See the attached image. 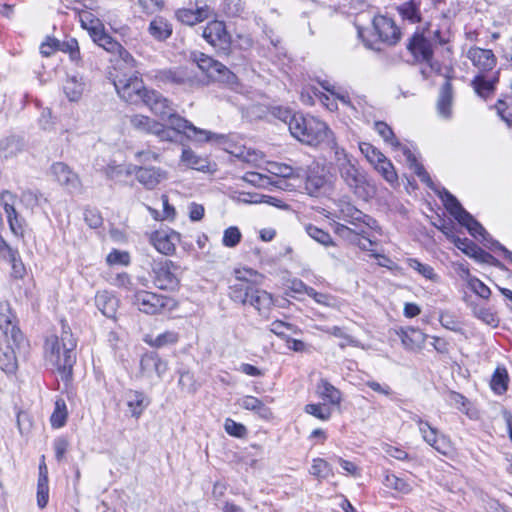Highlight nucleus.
<instances>
[{
  "label": "nucleus",
  "mask_w": 512,
  "mask_h": 512,
  "mask_svg": "<svg viewBox=\"0 0 512 512\" xmlns=\"http://www.w3.org/2000/svg\"><path fill=\"white\" fill-rule=\"evenodd\" d=\"M142 103L149 107L155 115L168 120V128L171 129L174 136L175 133L184 134L188 139L195 142H210L220 137L208 130L196 127L190 121L178 115L171 101L156 90L146 92Z\"/></svg>",
  "instance_id": "f257e3e1"
},
{
  "label": "nucleus",
  "mask_w": 512,
  "mask_h": 512,
  "mask_svg": "<svg viewBox=\"0 0 512 512\" xmlns=\"http://www.w3.org/2000/svg\"><path fill=\"white\" fill-rule=\"evenodd\" d=\"M447 211L458 221V223L467 228L469 233L476 239L480 240L483 246L492 252H502L504 256H512V253L494 240L485 228L466 211L457 198L448 190L442 189L438 192Z\"/></svg>",
  "instance_id": "f03ea898"
},
{
  "label": "nucleus",
  "mask_w": 512,
  "mask_h": 512,
  "mask_svg": "<svg viewBox=\"0 0 512 512\" xmlns=\"http://www.w3.org/2000/svg\"><path fill=\"white\" fill-rule=\"evenodd\" d=\"M60 344L57 336H53L45 342V352L47 358L53 362L59 372L62 381L68 385L73 380V367L76 363V354L74 352L76 342L72 335L63 332Z\"/></svg>",
  "instance_id": "7ed1b4c3"
},
{
  "label": "nucleus",
  "mask_w": 512,
  "mask_h": 512,
  "mask_svg": "<svg viewBox=\"0 0 512 512\" xmlns=\"http://www.w3.org/2000/svg\"><path fill=\"white\" fill-rule=\"evenodd\" d=\"M288 128L293 137L308 145H318L332 135L326 123L302 114H293L288 122Z\"/></svg>",
  "instance_id": "20e7f679"
},
{
  "label": "nucleus",
  "mask_w": 512,
  "mask_h": 512,
  "mask_svg": "<svg viewBox=\"0 0 512 512\" xmlns=\"http://www.w3.org/2000/svg\"><path fill=\"white\" fill-rule=\"evenodd\" d=\"M341 181L357 198L368 201L376 194V187L356 160L338 169Z\"/></svg>",
  "instance_id": "39448f33"
},
{
  "label": "nucleus",
  "mask_w": 512,
  "mask_h": 512,
  "mask_svg": "<svg viewBox=\"0 0 512 512\" xmlns=\"http://www.w3.org/2000/svg\"><path fill=\"white\" fill-rule=\"evenodd\" d=\"M116 73L113 75V85L118 96L130 104H140L144 100V95L149 91L137 71L123 72L121 64L115 67Z\"/></svg>",
  "instance_id": "423d86ee"
},
{
  "label": "nucleus",
  "mask_w": 512,
  "mask_h": 512,
  "mask_svg": "<svg viewBox=\"0 0 512 512\" xmlns=\"http://www.w3.org/2000/svg\"><path fill=\"white\" fill-rule=\"evenodd\" d=\"M374 128L387 144L391 145V147L394 150L400 151L403 154L410 169H412L415 172V174L420 178V180L432 188L433 182L427 171L417 161V158L412 153V151L407 146L401 144L397 140L391 127L388 126L385 122L377 121L374 124Z\"/></svg>",
  "instance_id": "0eeeda50"
},
{
  "label": "nucleus",
  "mask_w": 512,
  "mask_h": 512,
  "mask_svg": "<svg viewBox=\"0 0 512 512\" xmlns=\"http://www.w3.org/2000/svg\"><path fill=\"white\" fill-rule=\"evenodd\" d=\"M132 304L148 315L172 312L178 308V302L174 298L145 290L135 291Z\"/></svg>",
  "instance_id": "6e6552de"
},
{
  "label": "nucleus",
  "mask_w": 512,
  "mask_h": 512,
  "mask_svg": "<svg viewBox=\"0 0 512 512\" xmlns=\"http://www.w3.org/2000/svg\"><path fill=\"white\" fill-rule=\"evenodd\" d=\"M193 61L197 64L199 69L207 74L209 78L230 86L237 83L236 75L230 71L225 65L212 57L201 53L195 52L192 54Z\"/></svg>",
  "instance_id": "1a4fd4ad"
},
{
  "label": "nucleus",
  "mask_w": 512,
  "mask_h": 512,
  "mask_svg": "<svg viewBox=\"0 0 512 512\" xmlns=\"http://www.w3.org/2000/svg\"><path fill=\"white\" fill-rule=\"evenodd\" d=\"M154 284L161 290H175L180 284L182 269L169 259L161 261L153 267Z\"/></svg>",
  "instance_id": "9d476101"
},
{
  "label": "nucleus",
  "mask_w": 512,
  "mask_h": 512,
  "mask_svg": "<svg viewBox=\"0 0 512 512\" xmlns=\"http://www.w3.org/2000/svg\"><path fill=\"white\" fill-rule=\"evenodd\" d=\"M367 226L350 228L341 223H335L334 232L351 244L358 245L362 250L372 251L370 256H383L374 249L376 243L367 234Z\"/></svg>",
  "instance_id": "9b49d317"
},
{
  "label": "nucleus",
  "mask_w": 512,
  "mask_h": 512,
  "mask_svg": "<svg viewBox=\"0 0 512 512\" xmlns=\"http://www.w3.org/2000/svg\"><path fill=\"white\" fill-rule=\"evenodd\" d=\"M335 216L338 219L348 222L354 227L367 226L371 229H375L377 227L376 220L364 214L350 201L345 199H340L337 201Z\"/></svg>",
  "instance_id": "f8f14e48"
},
{
  "label": "nucleus",
  "mask_w": 512,
  "mask_h": 512,
  "mask_svg": "<svg viewBox=\"0 0 512 512\" xmlns=\"http://www.w3.org/2000/svg\"><path fill=\"white\" fill-rule=\"evenodd\" d=\"M129 124L137 131L157 136L160 141L172 142L175 140L171 129L148 116L141 114L132 115L129 118Z\"/></svg>",
  "instance_id": "ddd939ff"
},
{
  "label": "nucleus",
  "mask_w": 512,
  "mask_h": 512,
  "mask_svg": "<svg viewBox=\"0 0 512 512\" xmlns=\"http://www.w3.org/2000/svg\"><path fill=\"white\" fill-rule=\"evenodd\" d=\"M203 38L215 49L224 55L231 51V36L226 30L224 22L214 20L203 29Z\"/></svg>",
  "instance_id": "4468645a"
},
{
  "label": "nucleus",
  "mask_w": 512,
  "mask_h": 512,
  "mask_svg": "<svg viewBox=\"0 0 512 512\" xmlns=\"http://www.w3.org/2000/svg\"><path fill=\"white\" fill-rule=\"evenodd\" d=\"M51 173L55 180L70 194H81L83 184L79 175L67 164L55 162L51 166Z\"/></svg>",
  "instance_id": "2eb2a0df"
},
{
  "label": "nucleus",
  "mask_w": 512,
  "mask_h": 512,
  "mask_svg": "<svg viewBox=\"0 0 512 512\" xmlns=\"http://www.w3.org/2000/svg\"><path fill=\"white\" fill-rule=\"evenodd\" d=\"M16 200L17 196L7 190L3 191L0 195V202L6 214L11 232L16 236H22L25 230L26 221L15 208Z\"/></svg>",
  "instance_id": "dca6fc26"
},
{
  "label": "nucleus",
  "mask_w": 512,
  "mask_h": 512,
  "mask_svg": "<svg viewBox=\"0 0 512 512\" xmlns=\"http://www.w3.org/2000/svg\"><path fill=\"white\" fill-rule=\"evenodd\" d=\"M9 315L0 314V330L19 351H26L29 347L28 341L16 324V316L8 309Z\"/></svg>",
  "instance_id": "f3484780"
},
{
  "label": "nucleus",
  "mask_w": 512,
  "mask_h": 512,
  "mask_svg": "<svg viewBox=\"0 0 512 512\" xmlns=\"http://www.w3.org/2000/svg\"><path fill=\"white\" fill-rule=\"evenodd\" d=\"M465 56L478 70V74H485L492 71L497 64V58L490 49L472 46L465 52Z\"/></svg>",
  "instance_id": "a211bd4d"
},
{
  "label": "nucleus",
  "mask_w": 512,
  "mask_h": 512,
  "mask_svg": "<svg viewBox=\"0 0 512 512\" xmlns=\"http://www.w3.org/2000/svg\"><path fill=\"white\" fill-rule=\"evenodd\" d=\"M372 24L373 29L381 42L388 45H394L400 39V30L391 18L378 15L373 18Z\"/></svg>",
  "instance_id": "6ab92c4d"
},
{
  "label": "nucleus",
  "mask_w": 512,
  "mask_h": 512,
  "mask_svg": "<svg viewBox=\"0 0 512 512\" xmlns=\"http://www.w3.org/2000/svg\"><path fill=\"white\" fill-rule=\"evenodd\" d=\"M434 48L420 31H416L407 44V49L417 62L429 63L433 58Z\"/></svg>",
  "instance_id": "aec40b11"
},
{
  "label": "nucleus",
  "mask_w": 512,
  "mask_h": 512,
  "mask_svg": "<svg viewBox=\"0 0 512 512\" xmlns=\"http://www.w3.org/2000/svg\"><path fill=\"white\" fill-rule=\"evenodd\" d=\"M153 78L159 85H186L192 82V76L185 67L157 70Z\"/></svg>",
  "instance_id": "412c9836"
},
{
  "label": "nucleus",
  "mask_w": 512,
  "mask_h": 512,
  "mask_svg": "<svg viewBox=\"0 0 512 512\" xmlns=\"http://www.w3.org/2000/svg\"><path fill=\"white\" fill-rule=\"evenodd\" d=\"M124 398L130 416L136 420L140 419L151 404L148 395L141 390L127 389L124 391Z\"/></svg>",
  "instance_id": "4be33fe9"
},
{
  "label": "nucleus",
  "mask_w": 512,
  "mask_h": 512,
  "mask_svg": "<svg viewBox=\"0 0 512 512\" xmlns=\"http://www.w3.org/2000/svg\"><path fill=\"white\" fill-rule=\"evenodd\" d=\"M180 241V235L172 230H158L151 236V243L155 249L168 256L174 253L176 244Z\"/></svg>",
  "instance_id": "5701e85b"
},
{
  "label": "nucleus",
  "mask_w": 512,
  "mask_h": 512,
  "mask_svg": "<svg viewBox=\"0 0 512 512\" xmlns=\"http://www.w3.org/2000/svg\"><path fill=\"white\" fill-rule=\"evenodd\" d=\"M168 173L161 167L142 165L137 181L146 189L152 190L167 180Z\"/></svg>",
  "instance_id": "b1692460"
},
{
  "label": "nucleus",
  "mask_w": 512,
  "mask_h": 512,
  "mask_svg": "<svg viewBox=\"0 0 512 512\" xmlns=\"http://www.w3.org/2000/svg\"><path fill=\"white\" fill-rule=\"evenodd\" d=\"M167 370V361L162 359L156 351H148L141 356L140 371L142 374L155 372L158 377H162Z\"/></svg>",
  "instance_id": "393cba45"
},
{
  "label": "nucleus",
  "mask_w": 512,
  "mask_h": 512,
  "mask_svg": "<svg viewBox=\"0 0 512 512\" xmlns=\"http://www.w3.org/2000/svg\"><path fill=\"white\" fill-rule=\"evenodd\" d=\"M120 300L113 291H98L95 295V305L107 318L115 319Z\"/></svg>",
  "instance_id": "a878e982"
},
{
  "label": "nucleus",
  "mask_w": 512,
  "mask_h": 512,
  "mask_svg": "<svg viewBox=\"0 0 512 512\" xmlns=\"http://www.w3.org/2000/svg\"><path fill=\"white\" fill-rule=\"evenodd\" d=\"M403 347L408 351H416L422 348L428 337L420 329L414 327H401L396 331Z\"/></svg>",
  "instance_id": "bb28decb"
},
{
  "label": "nucleus",
  "mask_w": 512,
  "mask_h": 512,
  "mask_svg": "<svg viewBox=\"0 0 512 512\" xmlns=\"http://www.w3.org/2000/svg\"><path fill=\"white\" fill-rule=\"evenodd\" d=\"M235 274L238 282L229 287V295L233 301L245 305L249 301L254 284L245 276H242L240 270H235Z\"/></svg>",
  "instance_id": "cd10ccee"
},
{
  "label": "nucleus",
  "mask_w": 512,
  "mask_h": 512,
  "mask_svg": "<svg viewBox=\"0 0 512 512\" xmlns=\"http://www.w3.org/2000/svg\"><path fill=\"white\" fill-rule=\"evenodd\" d=\"M212 15V9L209 5L204 4L202 6L196 7L195 10L192 9H179L176 12L177 19L183 24L193 26L199 22H202L208 19Z\"/></svg>",
  "instance_id": "c85d7f7f"
},
{
  "label": "nucleus",
  "mask_w": 512,
  "mask_h": 512,
  "mask_svg": "<svg viewBox=\"0 0 512 512\" xmlns=\"http://www.w3.org/2000/svg\"><path fill=\"white\" fill-rule=\"evenodd\" d=\"M497 82L496 75L488 77L486 74H477L471 81V86L479 97L487 99L494 93Z\"/></svg>",
  "instance_id": "c756f323"
},
{
  "label": "nucleus",
  "mask_w": 512,
  "mask_h": 512,
  "mask_svg": "<svg viewBox=\"0 0 512 512\" xmlns=\"http://www.w3.org/2000/svg\"><path fill=\"white\" fill-rule=\"evenodd\" d=\"M20 352L12 342L1 350L0 354V369L7 375H15L18 370V362L16 352Z\"/></svg>",
  "instance_id": "7c9ffc66"
},
{
  "label": "nucleus",
  "mask_w": 512,
  "mask_h": 512,
  "mask_svg": "<svg viewBox=\"0 0 512 512\" xmlns=\"http://www.w3.org/2000/svg\"><path fill=\"white\" fill-rule=\"evenodd\" d=\"M240 406L245 410L254 412L259 418L263 420H270L273 418L272 410L266 406L262 400L255 396H244L241 399Z\"/></svg>",
  "instance_id": "2f4dec72"
},
{
  "label": "nucleus",
  "mask_w": 512,
  "mask_h": 512,
  "mask_svg": "<svg viewBox=\"0 0 512 512\" xmlns=\"http://www.w3.org/2000/svg\"><path fill=\"white\" fill-rule=\"evenodd\" d=\"M453 91L452 84L446 80L442 85L437 101V110L441 117L449 119L452 115Z\"/></svg>",
  "instance_id": "473e14b6"
},
{
  "label": "nucleus",
  "mask_w": 512,
  "mask_h": 512,
  "mask_svg": "<svg viewBox=\"0 0 512 512\" xmlns=\"http://www.w3.org/2000/svg\"><path fill=\"white\" fill-rule=\"evenodd\" d=\"M181 163L190 169L201 172L209 171L210 163L206 157L197 155L191 148H183L181 154Z\"/></svg>",
  "instance_id": "72a5a7b5"
},
{
  "label": "nucleus",
  "mask_w": 512,
  "mask_h": 512,
  "mask_svg": "<svg viewBox=\"0 0 512 512\" xmlns=\"http://www.w3.org/2000/svg\"><path fill=\"white\" fill-rule=\"evenodd\" d=\"M85 89V83L82 78L77 76H69L64 85L63 91L67 99L71 102H77L81 99Z\"/></svg>",
  "instance_id": "f704fd0d"
},
{
  "label": "nucleus",
  "mask_w": 512,
  "mask_h": 512,
  "mask_svg": "<svg viewBox=\"0 0 512 512\" xmlns=\"http://www.w3.org/2000/svg\"><path fill=\"white\" fill-rule=\"evenodd\" d=\"M317 392L320 397L332 405H339L342 400V393L328 380L321 379L317 384Z\"/></svg>",
  "instance_id": "c9c22d12"
},
{
  "label": "nucleus",
  "mask_w": 512,
  "mask_h": 512,
  "mask_svg": "<svg viewBox=\"0 0 512 512\" xmlns=\"http://www.w3.org/2000/svg\"><path fill=\"white\" fill-rule=\"evenodd\" d=\"M269 172L282 177L291 178L295 180H302L305 175V170L302 168H293L285 163L272 162L269 164Z\"/></svg>",
  "instance_id": "e433bc0d"
},
{
  "label": "nucleus",
  "mask_w": 512,
  "mask_h": 512,
  "mask_svg": "<svg viewBox=\"0 0 512 512\" xmlns=\"http://www.w3.org/2000/svg\"><path fill=\"white\" fill-rule=\"evenodd\" d=\"M150 35L159 41H164L172 34L171 24L163 17L154 18L148 27Z\"/></svg>",
  "instance_id": "4c0bfd02"
},
{
  "label": "nucleus",
  "mask_w": 512,
  "mask_h": 512,
  "mask_svg": "<svg viewBox=\"0 0 512 512\" xmlns=\"http://www.w3.org/2000/svg\"><path fill=\"white\" fill-rule=\"evenodd\" d=\"M464 301L472 308L473 315L476 318L493 328L498 327L500 320L491 308L480 307L473 302H468L466 296L464 297Z\"/></svg>",
  "instance_id": "58836bf2"
},
{
  "label": "nucleus",
  "mask_w": 512,
  "mask_h": 512,
  "mask_svg": "<svg viewBox=\"0 0 512 512\" xmlns=\"http://www.w3.org/2000/svg\"><path fill=\"white\" fill-rule=\"evenodd\" d=\"M79 15L82 28L88 31L91 38L104 28L102 22L93 13L87 10L75 9Z\"/></svg>",
  "instance_id": "ea45409f"
},
{
  "label": "nucleus",
  "mask_w": 512,
  "mask_h": 512,
  "mask_svg": "<svg viewBox=\"0 0 512 512\" xmlns=\"http://www.w3.org/2000/svg\"><path fill=\"white\" fill-rule=\"evenodd\" d=\"M509 375L505 367H497L492 375L490 387L497 395H503L508 390Z\"/></svg>",
  "instance_id": "a19ab883"
},
{
  "label": "nucleus",
  "mask_w": 512,
  "mask_h": 512,
  "mask_svg": "<svg viewBox=\"0 0 512 512\" xmlns=\"http://www.w3.org/2000/svg\"><path fill=\"white\" fill-rule=\"evenodd\" d=\"M247 304H250L261 312L270 308L272 304V297L268 292L260 290L254 285Z\"/></svg>",
  "instance_id": "79ce46f5"
},
{
  "label": "nucleus",
  "mask_w": 512,
  "mask_h": 512,
  "mask_svg": "<svg viewBox=\"0 0 512 512\" xmlns=\"http://www.w3.org/2000/svg\"><path fill=\"white\" fill-rule=\"evenodd\" d=\"M68 418V410L66 402L63 398H57L55 401L54 411L50 417L51 426L53 428L63 427Z\"/></svg>",
  "instance_id": "37998d69"
},
{
  "label": "nucleus",
  "mask_w": 512,
  "mask_h": 512,
  "mask_svg": "<svg viewBox=\"0 0 512 512\" xmlns=\"http://www.w3.org/2000/svg\"><path fill=\"white\" fill-rule=\"evenodd\" d=\"M145 342L151 347L161 348L167 345L176 344L179 341V333L176 331H165L156 337L147 336Z\"/></svg>",
  "instance_id": "c03bdc74"
},
{
  "label": "nucleus",
  "mask_w": 512,
  "mask_h": 512,
  "mask_svg": "<svg viewBox=\"0 0 512 512\" xmlns=\"http://www.w3.org/2000/svg\"><path fill=\"white\" fill-rule=\"evenodd\" d=\"M422 35H424L429 42L434 46L442 45L448 41L447 33H444L438 26L429 24L427 27L423 28L421 31Z\"/></svg>",
  "instance_id": "a18cd8bd"
},
{
  "label": "nucleus",
  "mask_w": 512,
  "mask_h": 512,
  "mask_svg": "<svg viewBox=\"0 0 512 512\" xmlns=\"http://www.w3.org/2000/svg\"><path fill=\"white\" fill-rule=\"evenodd\" d=\"M309 472L318 479H326L334 474L332 466L322 458L313 459Z\"/></svg>",
  "instance_id": "49530a36"
},
{
  "label": "nucleus",
  "mask_w": 512,
  "mask_h": 512,
  "mask_svg": "<svg viewBox=\"0 0 512 512\" xmlns=\"http://www.w3.org/2000/svg\"><path fill=\"white\" fill-rule=\"evenodd\" d=\"M92 40L98 44L100 47L104 48L106 51L115 53L120 49V43L115 41L110 35H108L104 28L101 29L97 35L92 37Z\"/></svg>",
  "instance_id": "de8ad7c7"
},
{
  "label": "nucleus",
  "mask_w": 512,
  "mask_h": 512,
  "mask_svg": "<svg viewBox=\"0 0 512 512\" xmlns=\"http://www.w3.org/2000/svg\"><path fill=\"white\" fill-rule=\"evenodd\" d=\"M304 176L306 177L304 183L306 192L310 196H316L326 183L325 177L317 174H305Z\"/></svg>",
  "instance_id": "09e8293b"
},
{
  "label": "nucleus",
  "mask_w": 512,
  "mask_h": 512,
  "mask_svg": "<svg viewBox=\"0 0 512 512\" xmlns=\"http://www.w3.org/2000/svg\"><path fill=\"white\" fill-rule=\"evenodd\" d=\"M327 140L329 141L331 150L334 153V165L337 171L342 167V165L349 164L355 160L352 156L348 155L343 148L339 147L334 139L328 138Z\"/></svg>",
  "instance_id": "8fccbe9b"
},
{
  "label": "nucleus",
  "mask_w": 512,
  "mask_h": 512,
  "mask_svg": "<svg viewBox=\"0 0 512 512\" xmlns=\"http://www.w3.org/2000/svg\"><path fill=\"white\" fill-rule=\"evenodd\" d=\"M375 169L383 176V178L390 183L391 185H394L398 182V175L395 171V168L390 160H388L386 157L375 166Z\"/></svg>",
  "instance_id": "3c124183"
},
{
  "label": "nucleus",
  "mask_w": 512,
  "mask_h": 512,
  "mask_svg": "<svg viewBox=\"0 0 512 512\" xmlns=\"http://www.w3.org/2000/svg\"><path fill=\"white\" fill-rule=\"evenodd\" d=\"M304 411L307 414H310L322 421L329 420L331 417V414H332L330 407H328L326 404H322V403L306 404L304 407Z\"/></svg>",
  "instance_id": "603ef678"
},
{
  "label": "nucleus",
  "mask_w": 512,
  "mask_h": 512,
  "mask_svg": "<svg viewBox=\"0 0 512 512\" xmlns=\"http://www.w3.org/2000/svg\"><path fill=\"white\" fill-rule=\"evenodd\" d=\"M383 483L387 488L394 489L403 494H408L412 490V487L409 483L394 474H387Z\"/></svg>",
  "instance_id": "864d4df0"
},
{
  "label": "nucleus",
  "mask_w": 512,
  "mask_h": 512,
  "mask_svg": "<svg viewBox=\"0 0 512 512\" xmlns=\"http://www.w3.org/2000/svg\"><path fill=\"white\" fill-rule=\"evenodd\" d=\"M409 267L416 270L420 275L428 280L437 281L438 275L434 272L433 267L428 264L421 263L417 258H407Z\"/></svg>",
  "instance_id": "5fc2aeb1"
},
{
  "label": "nucleus",
  "mask_w": 512,
  "mask_h": 512,
  "mask_svg": "<svg viewBox=\"0 0 512 512\" xmlns=\"http://www.w3.org/2000/svg\"><path fill=\"white\" fill-rule=\"evenodd\" d=\"M439 322L445 329H448L453 332H460L462 329L460 327V322L458 317L450 311H440L439 313Z\"/></svg>",
  "instance_id": "6e6d98bb"
},
{
  "label": "nucleus",
  "mask_w": 512,
  "mask_h": 512,
  "mask_svg": "<svg viewBox=\"0 0 512 512\" xmlns=\"http://www.w3.org/2000/svg\"><path fill=\"white\" fill-rule=\"evenodd\" d=\"M288 290L295 294H307L310 297L316 298V296H322L321 293H318L314 288L307 286L300 279H292L289 281V285L287 286Z\"/></svg>",
  "instance_id": "4d7b16f0"
},
{
  "label": "nucleus",
  "mask_w": 512,
  "mask_h": 512,
  "mask_svg": "<svg viewBox=\"0 0 512 512\" xmlns=\"http://www.w3.org/2000/svg\"><path fill=\"white\" fill-rule=\"evenodd\" d=\"M467 287L482 299L487 300L491 296L490 288L475 276L473 278H469Z\"/></svg>",
  "instance_id": "13d9d810"
},
{
  "label": "nucleus",
  "mask_w": 512,
  "mask_h": 512,
  "mask_svg": "<svg viewBox=\"0 0 512 512\" xmlns=\"http://www.w3.org/2000/svg\"><path fill=\"white\" fill-rule=\"evenodd\" d=\"M225 432L235 438H244L248 431L245 425L236 422L231 418H227L224 423Z\"/></svg>",
  "instance_id": "bf43d9fd"
},
{
  "label": "nucleus",
  "mask_w": 512,
  "mask_h": 512,
  "mask_svg": "<svg viewBox=\"0 0 512 512\" xmlns=\"http://www.w3.org/2000/svg\"><path fill=\"white\" fill-rule=\"evenodd\" d=\"M180 377L178 384L181 389L187 393L194 394L197 391L196 381L194 374L189 370L179 371Z\"/></svg>",
  "instance_id": "052dcab7"
},
{
  "label": "nucleus",
  "mask_w": 512,
  "mask_h": 512,
  "mask_svg": "<svg viewBox=\"0 0 512 512\" xmlns=\"http://www.w3.org/2000/svg\"><path fill=\"white\" fill-rule=\"evenodd\" d=\"M306 232L311 238L324 246H328L332 243L331 236L326 231L314 225H307Z\"/></svg>",
  "instance_id": "680f3d73"
},
{
  "label": "nucleus",
  "mask_w": 512,
  "mask_h": 512,
  "mask_svg": "<svg viewBox=\"0 0 512 512\" xmlns=\"http://www.w3.org/2000/svg\"><path fill=\"white\" fill-rule=\"evenodd\" d=\"M245 182L260 188L270 185V178L255 171L246 172L242 178Z\"/></svg>",
  "instance_id": "e2e57ef3"
},
{
  "label": "nucleus",
  "mask_w": 512,
  "mask_h": 512,
  "mask_svg": "<svg viewBox=\"0 0 512 512\" xmlns=\"http://www.w3.org/2000/svg\"><path fill=\"white\" fill-rule=\"evenodd\" d=\"M360 150L363 154H365L367 160L374 166H376L385 158L383 153L368 143L360 145Z\"/></svg>",
  "instance_id": "0e129e2a"
},
{
  "label": "nucleus",
  "mask_w": 512,
  "mask_h": 512,
  "mask_svg": "<svg viewBox=\"0 0 512 512\" xmlns=\"http://www.w3.org/2000/svg\"><path fill=\"white\" fill-rule=\"evenodd\" d=\"M70 446V443L68 441V438L65 436H59L54 439L53 441V448L55 452V459L57 462H62L65 458V455L68 451V448Z\"/></svg>",
  "instance_id": "69168bd1"
},
{
  "label": "nucleus",
  "mask_w": 512,
  "mask_h": 512,
  "mask_svg": "<svg viewBox=\"0 0 512 512\" xmlns=\"http://www.w3.org/2000/svg\"><path fill=\"white\" fill-rule=\"evenodd\" d=\"M241 232L235 227L231 226L224 231L222 243L226 247H235L241 240Z\"/></svg>",
  "instance_id": "338daca9"
},
{
  "label": "nucleus",
  "mask_w": 512,
  "mask_h": 512,
  "mask_svg": "<svg viewBox=\"0 0 512 512\" xmlns=\"http://www.w3.org/2000/svg\"><path fill=\"white\" fill-rule=\"evenodd\" d=\"M49 501V480L37 481V505L40 509L47 506Z\"/></svg>",
  "instance_id": "774afa93"
}]
</instances>
